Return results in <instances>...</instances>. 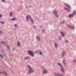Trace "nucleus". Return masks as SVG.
<instances>
[{
    "label": "nucleus",
    "mask_w": 76,
    "mask_h": 76,
    "mask_svg": "<svg viewBox=\"0 0 76 76\" xmlns=\"http://www.w3.org/2000/svg\"><path fill=\"white\" fill-rule=\"evenodd\" d=\"M27 66L28 68V74H31V73L34 72V70L32 68L31 66L28 65Z\"/></svg>",
    "instance_id": "1"
},
{
    "label": "nucleus",
    "mask_w": 76,
    "mask_h": 76,
    "mask_svg": "<svg viewBox=\"0 0 76 76\" xmlns=\"http://www.w3.org/2000/svg\"><path fill=\"white\" fill-rule=\"evenodd\" d=\"M26 20L28 21H29V20L30 19L31 21V23H32L34 24V20H33V19H32L31 18V17L30 15H28L26 16Z\"/></svg>",
    "instance_id": "2"
},
{
    "label": "nucleus",
    "mask_w": 76,
    "mask_h": 76,
    "mask_svg": "<svg viewBox=\"0 0 76 76\" xmlns=\"http://www.w3.org/2000/svg\"><path fill=\"white\" fill-rule=\"evenodd\" d=\"M57 64L58 66H59L60 67L61 70L62 71V72L63 73H65V72L63 70L64 68L62 66V64H61V63H57Z\"/></svg>",
    "instance_id": "3"
},
{
    "label": "nucleus",
    "mask_w": 76,
    "mask_h": 76,
    "mask_svg": "<svg viewBox=\"0 0 76 76\" xmlns=\"http://www.w3.org/2000/svg\"><path fill=\"white\" fill-rule=\"evenodd\" d=\"M53 15L56 17V18H58L59 16L57 14V12L56 10H54L53 11Z\"/></svg>",
    "instance_id": "4"
},
{
    "label": "nucleus",
    "mask_w": 76,
    "mask_h": 76,
    "mask_svg": "<svg viewBox=\"0 0 76 76\" xmlns=\"http://www.w3.org/2000/svg\"><path fill=\"white\" fill-rule=\"evenodd\" d=\"M28 52L29 54L32 57H34V53L32 51L30 50H28Z\"/></svg>",
    "instance_id": "5"
},
{
    "label": "nucleus",
    "mask_w": 76,
    "mask_h": 76,
    "mask_svg": "<svg viewBox=\"0 0 76 76\" xmlns=\"http://www.w3.org/2000/svg\"><path fill=\"white\" fill-rule=\"evenodd\" d=\"M54 75H55V76H63V75L61 74L60 73H58L57 74L56 73H54Z\"/></svg>",
    "instance_id": "6"
},
{
    "label": "nucleus",
    "mask_w": 76,
    "mask_h": 76,
    "mask_svg": "<svg viewBox=\"0 0 76 76\" xmlns=\"http://www.w3.org/2000/svg\"><path fill=\"white\" fill-rule=\"evenodd\" d=\"M67 26L68 28H70L71 29H74L75 27L73 26H71L69 25H67Z\"/></svg>",
    "instance_id": "7"
},
{
    "label": "nucleus",
    "mask_w": 76,
    "mask_h": 76,
    "mask_svg": "<svg viewBox=\"0 0 76 76\" xmlns=\"http://www.w3.org/2000/svg\"><path fill=\"white\" fill-rule=\"evenodd\" d=\"M65 54H66L65 53V52L63 51L62 53V54H61V56L62 57H64V56H65Z\"/></svg>",
    "instance_id": "8"
},
{
    "label": "nucleus",
    "mask_w": 76,
    "mask_h": 76,
    "mask_svg": "<svg viewBox=\"0 0 76 76\" xmlns=\"http://www.w3.org/2000/svg\"><path fill=\"white\" fill-rule=\"evenodd\" d=\"M0 73H1V74H2V73H4V75H5V76H7V73H6V72H1L0 71Z\"/></svg>",
    "instance_id": "9"
},
{
    "label": "nucleus",
    "mask_w": 76,
    "mask_h": 76,
    "mask_svg": "<svg viewBox=\"0 0 76 76\" xmlns=\"http://www.w3.org/2000/svg\"><path fill=\"white\" fill-rule=\"evenodd\" d=\"M64 9L65 10H66L67 12H70V10H69L67 9V8H64Z\"/></svg>",
    "instance_id": "10"
},
{
    "label": "nucleus",
    "mask_w": 76,
    "mask_h": 76,
    "mask_svg": "<svg viewBox=\"0 0 76 76\" xmlns=\"http://www.w3.org/2000/svg\"><path fill=\"white\" fill-rule=\"evenodd\" d=\"M29 56H26L25 57L24 59L25 60H28V59H29Z\"/></svg>",
    "instance_id": "11"
},
{
    "label": "nucleus",
    "mask_w": 76,
    "mask_h": 76,
    "mask_svg": "<svg viewBox=\"0 0 76 76\" xmlns=\"http://www.w3.org/2000/svg\"><path fill=\"white\" fill-rule=\"evenodd\" d=\"M54 45L56 48H57V46L58 45L56 43H55Z\"/></svg>",
    "instance_id": "12"
},
{
    "label": "nucleus",
    "mask_w": 76,
    "mask_h": 76,
    "mask_svg": "<svg viewBox=\"0 0 76 76\" xmlns=\"http://www.w3.org/2000/svg\"><path fill=\"white\" fill-rule=\"evenodd\" d=\"M17 45L18 46V47H20V44L19 41H18L17 42Z\"/></svg>",
    "instance_id": "13"
},
{
    "label": "nucleus",
    "mask_w": 76,
    "mask_h": 76,
    "mask_svg": "<svg viewBox=\"0 0 76 76\" xmlns=\"http://www.w3.org/2000/svg\"><path fill=\"white\" fill-rule=\"evenodd\" d=\"M43 73H44V74H46V73H47V71L46 70H44L43 71Z\"/></svg>",
    "instance_id": "14"
},
{
    "label": "nucleus",
    "mask_w": 76,
    "mask_h": 76,
    "mask_svg": "<svg viewBox=\"0 0 76 76\" xmlns=\"http://www.w3.org/2000/svg\"><path fill=\"white\" fill-rule=\"evenodd\" d=\"M17 20V18H13L12 19H11V20L15 21V20Z\"/></svg>",
    "instance_id": "15"
},
{
    "label": "nucleus",
    "mask_w": 76,
    "mask_h": 76,
    "mask_svg": "<svg viewBox=\"0 0 76 76\" xmlns=\"http://www.w3.org/2000/svg\"><path fill=\"white\" fill-rule=\"evenodd\" d=\"M74 15L72 14H71L69 15V18H72Z\"/></svg>",
    "instance_id": "16"
},
{
    "label": "nucleus",
    "mask_w": 76,
    "mask_h": 76,
    "mask_svg": "<svg viewBox=\"0 0 76 76\" xmlns=\"http://www.w3.org/2000/svg\"><path fill=\"white\" fill-rule=\"evenodd\" d=\"M65 4V5H66V6H68V7H69V9H71V7H70V6L68 4Z\"/></svg>",
    "instance_id": "17"
},
{
    "label": "nucleus",
    "mask_w": 76,
    "mask_h": 76,
    "mask_svg": "<svg viewBox=\"0 0 76 76\" xmlns=\"http://www.w3.org/2000/svg\"><path fill=\"white\" fill-rule=\"evenodd\" d=\"M60 23L61 24H64V20L61 21Z\"/></svg>",
    "instance_id": "18"
},
{
    "label": "nucleus",
    "mask_w": 76,
    "mask_h": 76,
    "mask_svg": "<svg viewBox=\"0 0 76 76\" xmlns=\"http://www.w3.org/2000/svg\"><path fill=\"white\" fill-rule=\"evenodd\" d=\"M61 33L62 37H64V33L61 32Z\"/></svg>",
    "instance_id": "19"
},
{
    "label": "nucleus",
    "mask_w": 76,
    "mask_h": 76,
    "mask_svg": "<svg viewBox=\"0 0 76 76\" xmlns=\"http://www.w3.org/2000/svg\"><path fill=\"white\" fill-rule=\"evenodd\" d=\"M37 40H38L39 41H40V39L39 38V37L38 36H37Z\"/></svg>",
    "instance_id": "20"
},
{
    "label": "nucleus",
    "mask_w": 76,
    "mask_h": 76,
    "mask_svg": "<svg viewBox=\"0 0 76 76\" xmlns=\"http://www.w3.org/2000/svg\"><path fill=\"white\" fill-rule=\"evenodd\" d=\"M0 23L1 24H2L3 25L4 24V22L2 21H0Z\"/></svg>",
    "instance_id": "21"
},
{
    "label": "nucleus",
    "mask_w": 76,
    "mask_h": 76,
    "mask_svg": "<svg viewBox=\"0 0 76 76\" xmlns=\"http://www.w3.org/2000/svg\"><path fill=\"white\" fill-rule=\"evenodd\" d=\"M14 26L15 27V28H17L18 27V25L16 24H14Z\"/></svg>",
    "instance_id": "22"
},
{
    "label": "nucleus",
    "mask_w": 76,
    "mask_h": 76,
    "mask_svg": "<svg viewBox=\"0 0 76 76\" xmlns=\"http://www.w3.org/2000/svg\"><path fill=\"white\" fill-rule=\"evenodd\" d=\"M72 14L74 15H75V14H76V12H75V11H73V13Z\"/></svg>",
    "instance_id": "23"
},
{
    "label": "nucleus",
    "mask_w": 76,
    "mask_h": 76,
    "mask_svg": "<svg viewBox=\"0 0 76 76\" xmlns=\"http://www.w3.org/2000/svg\"><path fill=\"white\" fill-rule=\"evenodd\" d=\"M12 12H11L10 13V16H12Z\"/></svg>",
    "instance_id": "24"
},
{
    "label": "nucleus",
    "mask_w": 76,
    "mask_h": 76,
    "mask_svg": "<svg viewBox=\"0 0 76 76\" xmlns=\"http://www.w3.org/2000/svg\"><path fill=\"white\" fill-rule=\"evenodd\" d=\"M39 54L41 56H42V52L40 51H39Z\"/></svg>",
    "instance_id": "25"
},
{
    "label": "nucleus",
    "mask_w": 76,
    "mask_h": 76,
    "mask_svg": "<svg viewBox=\"0 0 76 76\" xmlns=\"http://www.w3.org/2000/svg\"><path fill=\"white\" fill-rule=\"evenodd\" d=\"M63 64L64 66H66V64H65V62L64 61H63Z\"/></svg>",
    "instance_id": "26"
},
{
    "label": "nucleus",
    "mask_w": 76,
    "mask_h": 76,
    "mask_svg": "<svg viewBox=\"0 0 76 76\" xmlns=\"http://www.w3.org/2000/svg\"><path fill=\"white\" fill-rule=\"evenodd\" d=\"M1 43H2V44H4V42L3 41H2L1 42Z\"/></svg>",
    "instance_id": "27"
},
{
    "label": "nucleus",
    "mask_w": 76,
    "mask_h": 76,
    "mask_svg": "<svg viewBox=\"0 0 76 76\" xmlns=\"http://www.w3.org/2000/svg\"><path fill=\"white\" fill-rule=\"evenodd\" d=\"M59 39L60 40H61V37L60 36L59 37Z\"/></svg>",
    "instance_id": "28"
},
{
    "label": "nucleus",
    "mask_w": 76,
    "mask_h": 76,
    "mask_svg": "<svg viewBox=\"0 0 76 76\" xmlns=\"http://www.w3.org/2000/svg\"><path fill=\"white\" fill-rule=\"evenodd\" d=\"M2 2H5V0H1Z\"/></svg>",
    "instance_id": "29"
},
{
    "label": "nucleus",
    "mask_w": 76,
    "mask_h": 76,
    "mask_svg": "<svg viewBox=\"0 0 76 76\" xmlns=\"http://www.w3.org/2000/svg\"><path fill=\"white\" fill-rule=\"evenodd\" d=\"M36 28V27H35V26L34 25V26H33V28H34V29H35Z\"/></svg>",
    "instance_id": "30"
},
{
    "label": "nucleus",
    "mask_w": 76,
    "mask_h": 76,
    "mask_svg": "<svg viewBox=\"0 0 76 76\" xmlns=\"http://www.w3.org/2000/svg\"><path fill=\"white\" fill-rule=\"evenodd\" d=\"M0 57H1V58H3V56H2V55H1L0 54Z\"/></svg>",
    "instance_id": "31"
},
{
    "label": "nucleus",
    "mask_w": 76,
    "mask_h": 76,
    "mask_svg": "<svg viewBox=\"0 0 76 76\" xmlns=\"http://www.w3.org/2000/svg\"><path fill=\"white\" fill-rule=\"evenodd\" d=\"M73 62H74V63H76V60H74L73 61Z\"/></svg>",
    "instance_id": "32"
},
{
    "label": "nucleus",
    "mask_w": 76,
    "mask_h": 76,
    "mask_svg": "<svg viewBox=\"0 0 76 76\" xmlns=\"http://www.w3.org/2000/svg\"><path fill=\"white\" fill-rule=\"evenodd\" d=\"M65 42L66 43H67V42H68V40H66V41H65Z\"/></svg>",
    "instance_id": "33"
},
{
    "label": "nucleus",
    "mask_w": 76,
    "mask_h": 76,
    "mask_svg": "<svg viewBox=\"0 0 76 76\" xmlns=\"http://www.w3.org/2000/svg\"><path fill=\"white\" fill-rule=\"evenodd\" d=\"M7 48H8V49H9V45H7Z\"/></svg>",
    "instance_id": "34"
},
{
    "label": "nucleus",
    "mask_w": 76,
    "mask_h": 76,
    "mask_svg": "<svg viewBox=\"0 0 76 76\" xmlns=\"http://www.w3.org/2000/svg\"><path fill=\"white\" fill-rule=\"evenodd\" d=\"M1 17H2V15L0 14V18H1Z\"/></svg>",
    "instance_id": "35"
},
{
    "label": "nucleus",
    "mask_w": 76,
    "mask_h": 76,
    "mask_svg": "<svg viewBox=\"0 0 76 76\" xmlns=\"http://www.w3.org/2000/svg\"><path fill=\"white\" fill-rule=\"evenodd\" d=\"M2 33V31H0V34H1Z\"/></svg>",
    "instance_id": "36"
},
{
    "label": "nucleus",
    "mask_w": 76,
    "mask_h": 76,
    "mask_svg": "<svg viewBox=\"0 0 76 76\" xmlns=\"http://www.w3.org/2000/svg\"><path fill=\"white\" fill-rule=\"evenodd\" d=\"M42 32H44V30L43 29V30H42Z\"/></svg>",
    "instance_id": "37"
},
{
    "label": "nucleus",
    "mask_w": 76,
    "mask_h": 76,
    "mask_svg": "<svg viewBox=\"0 0 76 76\" xmlns=\"http://www.w3.org/2000/svg\"><path fill=\"white\" fill-rule=\"evenodd\" d=\"M40 28H42V26H40Z\"/></svg>",
    "instance_id": "38"
},
{
    "label": "nucleus",
    "mask_w": 76,
    "mask_h": 76,
    "mask_svg": "<svg viewBox=\"0 0 76 76\" xmlns=\"http://www.w3.org/2000/svg\"><path fill=\"white\" fill-rule=\"evenodd\" d=\"M13 51H14V49L12 50Z\"/></svg>",
    "instance_id": "39"
}]
</instances>
